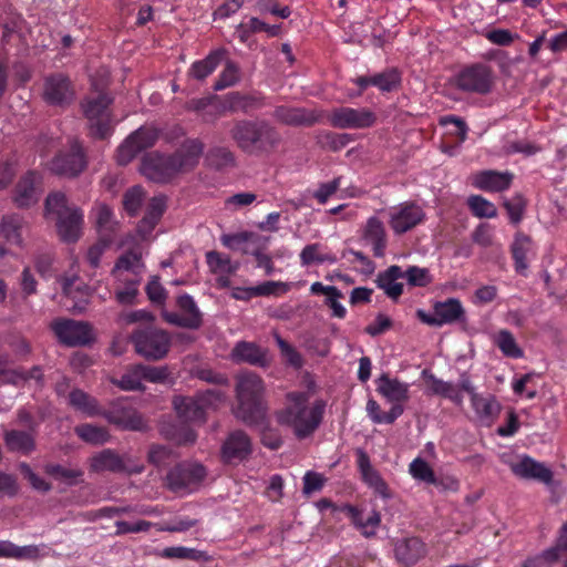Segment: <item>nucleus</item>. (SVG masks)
Masks as SVG:
<instances>
[{"mask_svg":"<svg viewBox=\"0 0 567 567\" xmlns=\"http://www.w3.org/2000/svg\"><path fill=\"white\" fill-rule=\"evenodd\" d=\"M204 143L198 138L186 140L171 155L146 153L141 162V173L150 181L166 184L178 174L193 171L202 157Z\"/></svg>","mask_w":567,"mask_h":567,"instance_id":"nucleus-1","label":"nucleus"},{"mask_svg":"<svg viewBox=\"0 0 567 567\" xmlns=\"http://www.w3.org/2000/svg\"><path fill=\"white\" fill-rule=\"evenodd\" d=\"M229 137L238 150L249 156H268L282 141L277 127L265 120L235 121Z\"/></svg>","mask_w":567,"mask_h":567,"instance_id":"nucleus-2","label":"nucleus"},{"mask_svg":"<svg viewBox=\"0 0 567 567\" xmlns=\"http://www.w3.org/2000/svg\"><path fill=\"white\" fill-rule=\"evenodd\" d=\"M288 399L290 405L277 413L278 423L291 426L299 440L310 436L322 421L324 401L318 400L311 408H308V394L303 392L289 393Z\"/></svg>","mask_w":567,"mask_h":567,"instance_id":"nucleus-3","label":"nucleus"},{"mask_svg":"<svg viewBox=\"0 0 567 567\" xmlns=\"http://www.w3.org/2000/svg\"><path fill=\"white\" fill-rule=\"evenodd\" d=\"M262 393L264 382L259 375L252 372L239 375L236 385V417L247 425L262 424L266 417Z\"/></svg>","mask_w":567,"mask_h":567,"instance_id":"nucleus-4","label":"nucleus"},{"mask_svg":"<svg viewBox=\"0 0 567 567\" xmlns=\"http://www.w3.org/2000/svg\"><path fill=\"white\" fill-rule=\"evenodd\" d=\"M47 215L55 216L59 237L64 243H75L82 235L83 213L76 206L68 205V197L62 192H54L44 202Z\"/></svg>","mask_w":567,"mask_h":567,"instance_id":"nucleus-5","label":"nucleus"},{"mask_svg":"<svg viewBox=\"0 0 567 567\" xmlns=\"http://www.w3.org/2000/svg\"><path fill=\"white\" fill-rule=\"evenodd\" d=\"M131 341L137 354L147 361L164 359L171 349V337L162 329L148 327L135 330Z\"/></svg>","mask_w":567,"mask_h":567,"instance_id":"nucleus-6","label":"nucleus"},{"mask_svg":"<svg viewBox=\"0 0 567 567\" xmlns=\"http://www.w3.org/2000/svg\"><path fill=\"white\" fill-rule=\"evenodd\" d=\"M113 99L106 93H99L96 97L86 99L83 104V112L89 121L90 135L94 138L104 140L112 132L111 118L107 112Z\"/></svg>","mask_w":567,"mask_h":567,"instance_id":"nucleus-7","label":"nucleus"},{"mask_svg":"<svg viewBox=\"0 0 567 567\" xmlns=\"http://www.w3.org/2000/svg\"><path fill=\"white\" fill-rule=\"evenodd\" d=\"M68 151L59 152L49 163V169L58 176L75 178L87 167L84 147L79 140L70 141Z\"/></svg>","mask_w":567,"mask_h":567,"instance_id":"nucleus-8","label":"nucleus"},{"mask_svg":"<svg viewBox=\"0 0 567 567\" xmlns=\"http://www.w3.org/2000/svg\"><path fill=\"white\" fill-rule=\"evenodd\" d=\"M455 85L466 93L486 95L494 85L492 68L484 63H475L462 69L456 78Z\"/></svg>","mask_w":567,"mask_h":567,"instance_id":"nucleus-9","label":"nucleus"},{"mask_svg":"<svg viewBox=\"0 0 567 567\" xmlns=\"http://www.w3.org/2000/svg\"><path fill=\"white\" fill-rule=\"evenodd\" d=\"M51 329L60 343L68 347H85L95 341L93 327L86 321L60 319L51 323Z\"/></svg>","mask_w":567,"mask_h":567,"instance_id":"nucleus-10","label":"nucleus"},{"mask_svg":"<svg viewBox=\"0 0 567 567\" xmlns=\"http://www.w3.org/2000/svg\"><path fill=\"white\" fill-rule=\"evenodd\" d=\"M205 477L206 468L202 464L179 463L166 474V486L174 493H188Z\"/></svg>","mask_w":567,"mask_h":567,"instance_id":"nucleus-11","label":"nucleus"},{"mask_svg":"<svg viewBox=\"0 0 567 567\" xmlns=\"http://www.w3.org/2000/svg\"><path fill=\"white\" fill-rule=\"evenodd\" d=\"M101 416L123 431L144 432L148 429L142 414L125 404L124 400L111 402L107 409L102 410Z\"/></svg>","mask_w":567,"mask_h":567,"instance_id":"nucleus-12","label":"nucleus"},{"mask_svg":"<svg viewBox=\"0 0 567 567\" xmlns=\"http://www.w3.org/2000/svg\"><path fill=\"white\" fill-rule=\"evenodd\" d=\"M158 138V132L151 127H141L132 133L118 147L116 161L118 165L125 166L132 162L141 152L152 147Z\"/></svg>","mask_w":567,"mask_h":567,"instance_id":"nucleus-13","label":"nucleus"},{"mask_svg":"<svg viewBox=\"0 0 567 567\" xmlns=\"http://www.w3.org/2000/svg\"><path fill=\"white\" fill-rule=\"evenodd\" d=\"M416 316L423 323L441 327L446 323L464 321L465 310L458 299L449 298L445 301H436L433 306L432 315L419 309Z\"/></svg>","mask_w":567,"mask_h":567,"instance_id":"nucleus-14","label":"nucleus"},{"mask_svg":"<svg viewBox=\"0 0 567 567\" xmlns=\"http://www.w3.org/2000/svg\"><path fill=\"white\" fill-rule=\"evenodd\" d=\"M337 128H367L374 125L375 114L368 109L337 107L328 116Z\"/></svg>","mask_w":567,"mask_h":567,"instance_id":"nucleus-15","label":"nucleus"},{"mask_svg":"<svg viewBox=\"0 0 567 567\" xmlns=\"http://www.w3.org/2000/svg\"><path fill=\"white\" fill-rule=\"evenodd\" d=\"M44 101L54 106L65 107L74 100V90L70 79L62 74L55 73L44 80Z\"/></svg>","mask_w":567,"mask_h":567,"instance_id":"nucleus-16","label":"nucleus"},{"mask_svg":"<svg viewBox=\"0 0 567 567\" xmlns=\"http://www.w3.org/2000/svg\"><path fill=\"white\" fill-rule=\"evenodd\" d=\"M251 453V440L243 430L230 432L221 445V458L227 464H237L246 461Z\"/></svg>","mask_w":567,"mask_h":567,"instance_id":"nucleus-17","label":"nucleus"},{"mask_svg":"<svg viewBox=\"0 0 567 567\" xmlns=\"http://www.w3.org/2000/svg\"><path fill=\"white\" fill-rule=\"evenodd\" d=\"M41 182V175L34 171H29L20 177L12 197L18 208H29L39 202L42 193Z\"/></svg>","mask_w":567,"mask_h":567,"instance_id":"nucleus-18","label":"nucleus"},{"mask_svg":"<svg viewBox=\"0 0 567 567\" xmlns=\"http://www.w3.org/2000/svg\"><path fill=\"white\" fill-rule=\"evenodd\" d=\"M274 117L289 126H312L323 118V112L316 109L277 106L274 111Z\"/></svg>","mask_w":567,"mask_h":567,"instance_id":"nucleus-19","label":"nucleus"},{"mask_svg":"<svg viewBox=\"0 0 567 567\" xmlns=\"http://www.w3.org/2000/svg\"><path fill=\"white\" fill-rule=\"evenodd\" d=\"M512 472L524 480H535L550 486L554 483V473L544 463L530 456H524L518 463L511 465Z\"/></svg>","mask_w":567,"mask_h":567,"instance_id":"nucleus-20","label":"nucleus"},{"mask_svg":"<svg viewBox=\"0 0 567 567\" xmlns=\"http://www.w3.org/2000/svg\"><path fill=\"white\" fill-rule=\"evenodd\" d=\"M424 218L422 208L415 204H404L391 215L390 226L395 234H404L415 227Z\"/></svg>","mask_w":567,"mask_h":567,"instance_id":"nucleus-21","label":"nucleus"},{"mask_svg":"<svg viewBox=\"0 0 567 567\" xmlns=\"http://www.w3.org/2000/svg\"><path fill=\"white\" fill-rule=\"evenodd\" d=\"M173 406L184 422H205L206 408L197 395L196 396H175Z\"/></svg>","mask_w":567,"mask_h":567,"instance_id":"nucleus-22","label":"nucleus"},{"mask_svg":"<svg viewBox=\"0 0 567 567\" xmlns=\"http://www.w3.org/2000/svg\"><path fill=\"white\" fill-rule=\"evenodd\" d=\"M166 210V197L155 196L150 199L144 217L137 225V233L142 239H146L159 223Z\"/></svg>","mask_w":567,"mask_h":567,"instance_id":"nucleus-23","label":"nucleus"},{"mask_svg":"<svg viewBox=\"0 0 567 567\" xmlns=\"http://www.w3.org/2000/svg\"><path fill=\"white\" fill-rule=\"evenodd\" d=\"M396 560L405 567L416 564L425 555V546L417 537L399 540L394 547Z\"/></svg>","mask_w":567,"mask_h":567,"instance_id":"nucleus-24","label":"nucleus"},{"mask_svg":"<svg viewBox=\"0 0 567 567\" xmlns=\"http://www.w3.org/2000/svg\"><path fill=\"white\" fill-rule=\"evenodd\" d=\"M78 276L62 279V291L63 295L72 302L69 306V310L73 313H83L89 305L90 291L89 287L78 286L74 287V282L78 280Z\"/></svg>","mask_w":567,"mask_h":567,"instance_id":"nucleus-25","label":"nucleus"},{"mask_svg":"<svg viewBox=\"0 0 567 567\" xmlns=\"http://www.w3.org/2000/svg\"><path fill=\"white\" fill-rule=\"evenodd\" d=\"M403 277L402 268L398 265H392L378 274L375 282L390 299L396 301L403 293V284L396 282V280Z\"/></svg>","mask_w":567,"mask_h":567,"instance_id":"nucleus-26","label":"nucleus"},{"mask_svg":"<svg viewBox=\"0 0 567 567\" xmlns=\"http://www.w3.org/2000/svg\"><path fill=\"white\" fill-rule=\"evenodd\" d=\"M231 358L236 362H247L259 367L267 365L266 350L254 342H237L231 351Z\"/></svg>","mask_w":567,"mask_h":567,"instance_id":"nucleus-27","label":"nucleus"},{"mask_svg":"<svg viewBox=\"0 0 567 567\" xmlns=\"http://www.w3.org/2000/svg\"><path fill=\"white\" fill-rule=\"evenodd\" d=\"M513 178L509 172L483 171L476 175L474 185L483 190L502 192L509 188Z\"/></svg>","mask_w":567,"mask_h":567,"instance_id":"nucleus-28","label":"nucleus"},{"mask_svg":"<svg viewBox=\"0 0 567 567\" xmlns=\"http://www.w3.org/2000/svg\"><path fill=\"white\" fill-rule=\"evenodd\" d=\"M378 392L386 398L390 402L400 404V402L409 399V385L398 379H391L383 373L378 380Z\"/></svg>","mask_w":567,"mask_h":567,"instance_id":"nucleus-29","label":"nucleus"},{"mask_svg":"<svg viewBox=\"0 0 567 567\" xmlns=\"http://www.w3.org/2000/svg\"><path fill=\"white\" fill-rule=\"evenodd\" d=\"M363 239L373 245V254L375 257L381 258L384 256L386 234L383 223L380 219L377 217L368 219L363 231Z\"/></svg>","mask_w":567,"mask_h":567,"instance_id":"nucleus-30","label":"nucleus"},{"mask_svg":"<svg viewBox=\"0 0 567 567\" xmlns=\"http://www.w3.org/2000/svg\"><path fill=\"white\" fill-rule=\"evenodd\" d=\"M422 377L430 384L432 394L441 395L451 400L456 405H462L463 395L456 385L451 382H445L441 379H437L426 369L422 371Z\"/></svg>","mask_w":567,"mask_h":567,"instance_id":"nucleus-31","label":"nucleus"},{"mask_svg":"<svg viewBox=\"0 0 567 567\" xmlns=\"http://www.w3.org/2000/svg\"><path fill=\"white\" fill-rule=\"evenodd\" d=\"M91 470L93 472L123 473L125 466L123 465L118 453L114 450L105 449L96 453L91 458Z\"/></svg>","mask_w":567,"mask_h":567,"instance_id":"nucleus-32","label":"nucleus"},{"mask_svg":"<svg viewBox=\"0 0 567 567\" xmlns=\"http://www.w3.org/2000/svg\"><path fill=\"white\" fill-rule=\"evenodd\" d=\"M532 248V238L523 233L515 235L514 241L511 245V252L514 259L515 270L523 276H526L528 262L526 259L527 252Z\"/></svg>","mask_w":567,"mask_h":567,"instance_id":"nucleus-33","label":"nucleus"},{"mask_svg":"<svg viewBox=\"0 0 567 567\" xmlns=\"http://www.w3.org/2000/svg\"><path fill=\"white\" fill-rule=\"evenodd\" d=\"M225 54V49L212 51L204 60L193 63L189 75L196 80L203 81L216 70Z\"/></svg>","mask_w":567,"mask_h":567,"instance_id":"nucleus-34","label":"nucleus"},{"mask_svg":"<svg viewBox=\"0 0 567 567\" xmlns=\"http://www.w3.org/2000/svg\"><path fill=\"white\" fill-rule=\"evenodd\" d=\"M4 442L9 451L24 455L35 450V440L32 434L23 431L11 430L6 432Z\"/></svg>","mask_w":567,"mask_h":567,"instance_id":"nucleus-35","label":"nucleus"},{"mask_svg":"<svg viewBox=\"0 0 567 567\" xmlns=\"http://www.w3.org/2000/svg\"><path fill=\"white\" fill-rule=\"evenodd\" d=\"M69 403L75 410L81 411L89 416L101 415L102 412L99 408L97 400L81 389H73L69 393Z\"/></svg>","mask_w":567,"mask_h":567,"instance_id":"nucleus-36","label":"nucleus"},{"mask_svg":"<svg viewBox=\"0 0 567 567\" xmlns=\"http://www.w3.org/2000/svg\"><path fill=\"white\" fill-rule=\"evenodd\" d=\"M96 229L100 235L109 236L114 239V235L117 233L120 228L118 221L113 219V212L109 205L105 203H100L96 206Z\"/></svg>","mask_w":567,"mask_h":567,"instance_id":"nucleus-37","label":"nucleus"},{"mask_svg":"<svg viewBox=\"0 0 567 567\" xmlns=\"http://www.w3.org/2000/svg\"><path fill=\"white\" fill-rule=\"evenodd\" d=\"M45 474L63 482L69 486L76 485L83 480L84 472L81 468H69L56 463H48L43 466Z\"/></svg>","mask_w":567,"mask_h":567,"instance_id":"nucleus-38","label":"nucleus"},{"mask_svg":"<svg viewBox=\"0 0 567 567\" xmlns=\"http://www.w3.org/2000/svg\"><path fill=\"white\" fill-rule=\"evenodd\" d=\"M206 163L216 171H223L236 166V156L233 151L225 146L212 147L206 154Z\"/></svg>","mask_w":567,"mask_h":567,"instance_id":"nucleus-39","label":"nucleus"},{"mask_svg":"<svg viewBox=\"0 0 567 567\" xmlns=\"http://www.w3.org/2000/svg\"><path fill=\"white\" fill-rule=\"evenodd\" d=\"M257 100L250 95H245L239 92H230L225 95L221 101L219 113L226 112H249L256 104Z\"/></svg>","mask_w":567,"mask_h":567,"instance_id":"nucleus-40","label":"nucleus"},{"mask_svg":"<svg viewBox=\"0 0 567 567\" xmlns=\"http://www.w3.org/2000/svg\"><path fill=\"white\" fill-rule=\"evenodd\" d=\"M403 412L404 409L401 404H393L389 412L383 413L375 400L370 399L367 402V413L375 424H393L395 420L403 414Z\"/></svg>","mask_w":567,"mask_h":567,"instance_id":"nucleus-41","label":"nucleus"},{"mask_svg":"<svg viewBox=\"0 0 567 567\" xmlns=\"http://www.w3.org/2000/svg\"><path fill=\"white\" fill-rule=\"evenodd\" d=\"M74 432L82 441L92 445H102L111 437L106 427L90 423L75 426Z\"/></svg>","mask_w":567,"mask_h":567,"instance_id":"nucleus-42","label":"nucleus"},{"mask_svg":"<svg viewBox=\"0 0 567 567\" xmlns=\"http://www.w3.org/2000/svg\"><path fill=\"white\" fill-rule=\"evenodd\" d=\"M22 217L16 214L2 217L0 233L7 241L20 246L22 244Z\"/></svg>","mask_w":567,"mask_h":567,"instance_id":"nucleus-43","label":"nucleus"},{"mask_svg":"<svg viewBox=\"0 0 567 567\" xmlns=\"http://www.w3.org/2000/svg\"><path fill=\"white\" fill-rule=\"evenodd\" d=\"M111 382L123 391H145V385L142 383L138 364L132 365L121 379H112Z\"/></svg>","mask_w":567,"mask_h":567,"instance_id":"nucleus-44","label":"nucleus"},{"mask_svg":"<svg viewBox=\"0 0 567 567\" xmlns=\"http://www.w3.org/2000/svg\"><path fill=\"white\" fill-rule=\"evenodd\" d=\"M161 556L167 559H189L195 561H208L210 559L206 551L182 546L166 547L162 550Z\"/></svg>","mask_w":567,"mask_h":567,"instance_id":"nucleus-45","label":"nucleus"},{"mask_svg":"<svg viewBox=\"0 0 567 567\" xmlns=\"http://www.w3.org/2000/svg\"><path fill=\"white\" fill-rule=\"evenodd\" d=\"M140 374L142 381L145 380L151 383H168L173 382L172 372L168 365H147L143 363H138Z\"/></svg>","mask_w":567,"mask_h":567,"instance_id":"nucleus-46","label":"nucleus"},{"mask_svg":"<svg viewBox=\"0 0 567 567\" xmlns=\"http://www.w3.org/2000/svg\"><path fill=\"white\" fill-rule=\"evenodd\" d=\"M161 433L165 439L172 440L178 445H192L197 440L196 432L188 426H163Z\"/></svg>","mask_w":567,"mask_h":567,"instance_id":"nucleus-47","label":"nucleus"},{"mask_svg":"<svg viewBox=\"0 0 567 567\" xmlns=\"http://www.w3.org/2000/svg\"><path fill=\"white\" fill-rule=\"evenodd\" d=\"M370 78L371 85L379 87L382 92L396 90L401 83V75L396 69H388Z\"/></svg>","mask_w":567,"mask_h":567,"instance_id":"nucleus-48","label":"nucleus"},{"mask_svg":"<svg viewBox=\"0 0 567 567\" xmlns=\"http://www.w3.org/2000/svg\"><path fill=\"white\" fill-rule=\"evenodd\" d=\"M471 401L476 414L481 419L494 417L501 410L499 403L492 395L489 398H483L480 394H476L473 395Z\"/></svg>","mask_w":567,"mask_h":567,"instance_id":"nucleus-49","label":"nucleus"},{"mask_svg":"<svg viewBox=\"0 0 567 567\" xmlns=\"http://www.w3.org/2000/svg\"><path fill=\"white\" fill-rule=\"evenodd\" d=\"M317 140L322 148L338 152L352 141V136L348 133L323 132L318 135Z\"/></svg>","mask_w":567,"mask_h":567,"instance_id":"nucleus-50","label":"nucleus"},{"mask_svg":"<svg viewBox=\"0 0 567 567\" xmlns=\"http://www.w3.org/2000/svg\"><path fill=\"white\" fill-rule=\"evenodd\" d=\"M140 282L141 278L138 276L133 279L123 280L124 287L115 290V300L123 306L135 305L136 298L140 293Z\"/></svg>","mask_w":567,"mask_h":567,"instance_id":"nucleus-51","label":"nucleus"},{"mask_svg":"<svg viewBox=\"0 0 567 567\" xmlns=\"http://www.w3.org/2000/svg\"><path fill=\"white\" fill-rule=\"evenodd\" d=\"M320 245L319 244H311L307 245L301 254H300V260L303 266H309L313 262L316 264H334L337 262V257L331 254H321L319 251Z\"/></svg>","mask_w":567,"mask_h":567,"instance_id":"nucleus-52","label":"nucleus"},{"mask_svg":"<svg viewBox=\"0 0 567 567\" xmlns=\"http://www.w3.org/2000/svg\"><path fill=\"white\" fill-rule=\"evenodd\" d=\"M496 344L505 357L518 359L524 354L514 336L508 330H501L498 332L496 337Z\"/></svg>","mask_w":567,"mask_h":567,"instance_id":"nucleus-53","label":"nucleus"},{"mask_svg":"<svg viewBox=\"0 0 567 567\" xmlns=\"http://www.w3.org/2000/svg\"><path fill=\"white\" fill-rule=\"evenodd\" d=\"M145 193L138 185L128 188L123 195V207L130 216H136L143 205Z\"/></svg>","mask_w":567,"mask_h":567,"instance_id":"nucleus-54","label":"nucleus"},{"mask_svg":"<svg viewBox=\"0 0 567 567\" xmlns=\"http://www.w3.org/2000/svg\"><path fill=\"white\" fill-rule=\"evenodd\" d=\"M468 207L472 213L480 218H493L497 216L496 206L482 197L481 195H472L467 199Z\"/></svg>","mask_w":567,"mask_h":567,"instance_id":"nucleus-55","label":"nucleus"},{"mask_svg":"<svg viewBox=\"0 0 567 567\" xmlns=\"http://www.w3.org/2000/svg\"><path fill=\"white\" fill-rule=\"evenodd\" d=\"M175 458L176 455L172 449L159 444H153L147 454V461L156 467L168 466Z\"/></svg>","mask_w":567,"mask_h":567,"instance_id":"nucleus-56","label":"nucleus"},{"mask_svg":"<svg viewBox=\"0 0 567 567\" xmlns=\"http://www.w3.org/2000/svg\"><path fill=\"white\" fill-rule=\"evenodd\" d=\"M207 264L214 274H234L238 265H233L230 258L228 256H223L221 254L212 250L206 254Z\"/></svg>","mask_w":567,"mask_h":567,"instance_id":"nucleus-57","label":"nucleus"},{"mask_svg":"<svg viewBox=\"0 0 567 567\" xmlns=\"http://www.w3.org/2000/svg\"><path fill=\"white\" fill-rule=\"evenodd\" d=\"M410 474L417 481L431 484L435 483V473L429 463L421 458H414L410 464Z\"/></svg>","mask_w":567,"mask_h":567,"instance_id":"nucleus-58","label":"nucleus"},{"mask_svg":"<svg viewBox=\"0 0 567 567\" xmlns=\"http://www.w3.org/2000/svg\"><path fill=\"white\" fill-rule=\"evenodd\" d=\"M177 306L188 320L197 319L196 329L203 324V316L192 296L184 293L177 298Z\"/></svg>","mask_w":567,"mask_h":567,"instance_id":"nucleus-59","label":"nucleus"},{"mask_svg":"<svg viewBox=\"0 0 567 567\" xmlns=\"http://www.w3.org/2000/svg\"><path fill=\"white\" fill-rule=\"evenodd\" d=\"M527 202L522 194H516L511 199H504L503 206L507 210L513 224H518L524 215Z\"/></svg>","mask_w":567,"mask_h":567,"instance_id":"nucleus-60","label":"nucleus"},{"mask_svg":"<svg viewBox=\"0 0 567 567\" xmlns=\"http://www.w3.org/2000/svg\"><path fill=\"white\" fill-rule=\"evenodd\" d=\"M19 471L22 474V476L30 483L32 488L42 493H48L52 489V485L42 477H40L28 463H20Z\"/></svg>","mask_w":567,"mask_h":567,"instance_id":"nucleus-61","label":"nucleus"},{"mask_svg":"<svg viewBox=\"0 0 567 567\" xmlns=\"http://www.w3.org/2000/svg\"><path fill=\"white\" fill-rule=\"evenodd\" d=\"M403 274L411 287H426L432 282V276L426 268L410 266Z\"/></svg>","mask_w":567,"mask_h":567,"instance_id":"nucleus-62","label":"nucleus"},{"mask_svg":"<svg viewBox=\"0 0 567 567\" xmlns=\"http://www.w3.org/2000/svg\"><path fill=\"white\" fill-rule=\"evenodd\" d=\"M113 238L109 236L99 237V240L92 245L86 254V259L92 268L100 266V260L104 251L112 245Z\"/></svg>","mask_w":567,"mask_h":567,"instance_id":"nucleus-63","label":"nucleus"},{"mask_svg":"<svg viewBox=\"0 0 567 567\" xmlns=\"http://www.w3.org/2000/svg\"><path fill=\"white\" fill-rule=\"evenodd\" d=\"M277 344L280 349V352L282 357L285 358L286 362L289 363L291 367L299 369L302 367V358L300 353L285 339H282L279 334L275 336Z\"/></svg>","mask_w":567,"mask_h":567,"instance_id":"nucleus-64","label":"nucleus"}]
</instances>
